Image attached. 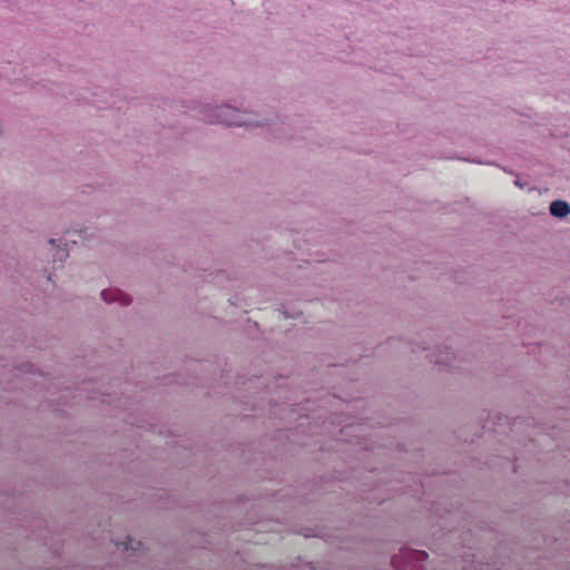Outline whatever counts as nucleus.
Returning a JSON list of instances; mask_svg holds the SVG:
<instances>
[{
    "mask_svg": "<svg viewBox=\"0 0 570 570\" xmlns=\"http://www.w3.org/2000/svg\"><path fill=\"white\" fill-rule=\"evenodd\" d=\"M208 122H217L227 127L252 126V121L248 120L245 112L238 111L229 106L217 107L216 115H214V118L208 119Z\"/></svg>",
    "mask_w": 570,
    "mask_h": 570,
    "instance_id": "nucleus-1",
    "label": "nucleus"
},
{
    "mask_svg": "<svg viewBox=\"0 0 570 570\" xmlns=\"http://www.w3.org/2000/svg\"><path fill=\"white\" fill-rule=\"evenodd\" d=\"M101 298L107 303L119 302L122 306H128L130 304V297L118 289H107L101 292Z\"/></svg>",
    "mask_w": 570,
    "mask_h": 570,
    "instance_id": "nucleus-2",
    "label": "nucleus"
},
{
    "mask_svg": "<svg viewBox=\"0 0 570 570\" xmlns=\"http://www.w3.org/2000/svg\"><path fill=\"white\" fill-rule=\"evenodd\" d=\"M569 204L564 200H553L550 205V213L554 217H564L569 215Z\"/></svg>",
    "mask_w": 570,
    "mask_h": 570,
    "instance_id": "nucleus-3",
    "label": "nucleus"
},
{
    "mask_svg": "<svg viewBox=\"0 0 570 570\" xmlns=\"http://www.w3.org/2000/svg\"><path fill=\"white\" fill-rule=\"evenodd\" d=\"M404 558L412 561H421L428 558V554L423 551H406L404 552Z\"/></svg>",
    "mask_w": 570,
    "mask_h": 570,
    "instance_id": "nucleus-4",
    "label": "nucleus"
},
{
    "mask_svg": "<svg viewBox=\"0 0 570 570\" xmlns=\"http://www.w3.org/2000/svg\"><path fill=\"white\" fill-rule=\"evenodd\" d=\"M116 546L121 547V549H124V550L134 549V548L131 547V540H130V539H127V540H126V541H124V542H116Z\"/></svg>",
    "mask_w": 570,
    "mask_h": 570,
    "instance_id": "nucleus-5",
    "label": "nucleus"
},
{
    "mask_svg": "<svg viewBox=\"0 0 570 570\" xmlns=\"http://www.w3.org/2000/svg\"><path fill=\"white\" fill-rule=\"evenodd\" d=\"M392 564L395 570H405V568L400 566V557H393Z\"/></svg>",
    "mask_w": 570,
    "mask_h": 570,
    "instance_id": "nucleus-6",
    "label": "nucleus"
},
{
    "mask_svg": "<svg viewBox=\"0 0 570 570\" xmlns=\"http://www.w3.org/2000/svg\"><path fill=\"white\" fill-rule=\"evenodd\" d=\"M68 256L67 252L65 249H58V259L63 261Z\"/></svg>",
    "mask_w": 570,
    "mask_h": 570,
    "instance_id": "nucleus-7",
    "label": "nucleus"
}]
</instances>
